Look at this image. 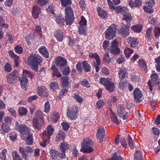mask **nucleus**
I'll list each match as a JSON object with an SVG mask.
<instances>
[{"mask_svg":"<svg viewBox=\"0 0 160 160\" xmlns=\"http://www.w3.org/2000/svg\"><path fill=\"white\" fill-rule=\"evenodd\" d=\"M93 145L92 140L88 138H85L81 143L82 148L80 150L84 153H90L93 151Z\"/></svg>","mask_w":160,"mask_h":160,"instance_id":"obj_1","label":"nucleus"},{"mask_svg":"<svg viewBox=\"0 0 160 160\" xmlns=\"http://www.w3.org/2000/svg\"><path fill=\"white\" fill-rule=\"evenodd\" d=\"M67 117L71 120H75L78 117V107L77 105L74 104L72 106H69L67 109Z\"/></svg>","mask_w":160,"mask_h":160,"instance_id":"obj_2","label":"nucleus"},{"mask_svg":"<svg viewBox=\"0 0 160 160\" xmlns=\"http://www.w3.org/2000/svg\"><path fill=\"white\" fill-rule=\"evenodd\" d=\"M117 25L113 24L109 26L105 31V37L106 39L111 40L113 39L116 36Z\"/></svg>","mask_w":160,"mask_h":160,"instance_id":"obj_3","label":"nucleus"},{"mask_svg":"<svg viewBox=\"0 0 160 160\" xmlns=\"http://www.w3.org/2000/svg\"><path fill=\"white\" fill-rule=\"evenodd\" d=\"M65 11V22L67 25H71L74 21V17L72 8L70 6L66 7Z\"/></svg>","mask_w":160,"mask_h":160,"instance_id":"obj_4","label":"nucleus"},{"mask_svg":"<svg viewBox=\"0 0 160 160\" xmlns=\"http://www.w3.org/2000/svg\"><path fill=\"white\" fill-rule=\"evenodd\" d=\"M112 81V79L108 78H102L100 80V83L104 86L107 90L110 92H113L115 88V84Z\"/></svg>","mask_w":160,"mask_h":160,"instance_id":"obj_5","label":"nucleus"},{"mask_svg":"<svg viewBox=\"0 0 160 160\" xmlns=\"http://www.w3.org/2000/svg\"><path fill=\"white\" fill-rule=\"evenodd\" d=\"M32 152V148L29 146H26L24 148L20 147L19 148V152L21 154L22 158L24 160H29L31 153Z\"/></svg>","mask_w":160,"mask_h":160,"instance_id":"obj_6","label":"nucleus"},{"mask_svg":"<svg viewBox=\"0 0 160 160\" xmlns=\"http://www.w3.org/2000/svg\"><path fill=\"white\" fill-rule=\"evenodd\" d=\"M15 129L21 135L24 136H27L30 131L28 127L25 124H19L17 122H16Z\"/></svg>","mask_w":160,"mask_h":160,"instance_id":"obj_7","label":"nucleus"},{"mask_svg":"<svg viewBox=\"0 0 160 160\" xmlns=\"http://www.w3.org/2000/svg\"><path fill=\"white\" fill-rule=\"evenodd\" d=\"M18 72L14 71L7 75L6 79L8 82L10 84H13L16 82L19 78Z\"/></svg>","mask_w":160,"mask_h":160,"instance_id":"obj_8","label":"nucleus"},{"mask_svg":"<svg viewBox=\"0 0 160 160\" xmlns=\"http://www.w3.org/2000/svg\"><path fill=\"white\" fill-rule=\"evenodd\" d=\"M42 59L41 57L38 58L36 54L32 53L28 58V65L40 63L42 61Z\"/></svg>","mask_w":160,"mask_h":160,"instance_id":"obj_9","label":"nucleus"},{"mask_svg":"<svg viewBox=\"0 0 160 160\" xmlns=\"http://www.w3.org/2000/svg\"><path fill=\"white\" fill-rule=\"evenodd\" d=\"M155 4V0H147L145 2L146 6H143L144 11L147 13L151 14L153 12L152 7Z\"/></svg>","mask_w":160,"mask_h":160,"instance_id":"obj_10","label":"nucleus"},{"mask_svg":"<svg viewBox=\"0 0 160 160\" xmlns=\"http://www.w3.org/2000/svg\"><path fill=\"white\" fill-rule=\"evenodd\" d=\"M130 23H127L124 27L121 28L118 30V32L123 38L127 37L130 34Z\"/></svg>","mask_w":160,"mask_h":160,"instance_id":"obj_11","label":"nucleus"},{"mask_svg":"<svg viewBox=\"0 0 160 160\" xmlns=\"http://www.w3.org/2000/svg\"><path fill=\"white\" fill-rule=\"evenodd\" d=\"M47 131H44L42 133V138L48 141L52 135L54 129L51 125H49L47 127Z\"/></svg>","mask_w":160,"mask_h":160,"instance_id":"obj_12","label":"nucleus"},{"mask_svg":"<svg viewBox=\"0 0 160 160\" xmlns=\"http://www.w3.org/2000/svg\"><path fill=\"white\" fill-rule=\"evenodd\" d=\"M109 51L114 55H117L120 54V49L118 47V43L116 40H114L112 42Z\"/></svg>","mask_w":160,"mask_h":160,"instance_id":"obj_13","label":"nucleus"},{"mask_svg":"<svg viewBox=\"0 0 160 160\" xmlns=\"http://www.w3.org/2000/svg\"><path fill=\"white\" fill-rule=\"evenodd\" d=\"M151 81L149 80L148 82V84L149 87L150 92H152V88L153 87V84L156 82L158 81V77L156 73H153L151 74Z\"/></svg>","mask_w":160,"mask_h":160,"instance_id":"obj_14","label":"nucleus"},{"mask_svg":"<svg viewBox=\"0 0 160 160\" xmlns=\"http://www.w3.org/2000/svg\"><path fill=\"white\" fill-rule=\"evenodd\" d=\"M124 106L121 104H118V114L119 117L125 120L128 117V113L127 112H125L124 113Z\"/></svg>","mask_w":160,"mask_h":160,"instance_id":"obj_15","label":"nucleus"},{"mask_svg":"<svg viewBox=\"0 0 160 160\" xmlns=\"http://www.w3.org/2000/svg\"><path fill=\"white\" fill-rule=\"evenodd\" d=\"M59 149L61 152V155L62 158H64L65 156V153L69 148L70 145L67 142H61L59 145Z\"/></svg>","mask_w":160,"mask_h":160,"instance_id":"obj_16","label":"nucleus"},{"mask_svg":"<svg viewBox=\"0 0 160 160\" xmlns=\"http://www.w3.org/2000/svg\"><path fill=\"white\" fill-rule=\"evenodd\" d=\"M54 62L57 66L61 67L65 66L67 64L66 59L62 56H58L56 58Z\"/></svg>","mask_w":160,"mask_h":160,"instance_id":"obj_17","label":"nucleus"},{"mask_svg":"<svg viewBox=\"0 0 160 160\" xmlns=\"http://www.w3.org/2000/svg\"><path fill=\"white\" fill-rule=\"evenodd\" d=\"M37 94L43 97H47L48 93L46 87L44 86L38 87L36 90Z\"/></svg>","mask_w":160,"mask_h":160,"instance_id":"obj_18","label":"nucleus"},{"mask_svg":"<svg viewBox=\"0 0 160 160\" xmlns=\"http://www.w3.org/2000/svg\"><path fill=\"white\" fill-rule=\"evenodd\" d=\"M105 130L102 126H99L97 131V138L99 140V142H102L103 141V138L105 136Z\"/></svg>","mask_w":160,"mask_h":160,"instance_id":"obj_19","label":"nucleus"},{"mask_svg":"<svg viewBox=\"0 0 160 160\" xmlns=\"http://www.w3.org/2000/svg\"><path fill=\"white\" fill-rule=\"evenodd\" d=\"M53 35L58 42H61L62 41L64 33L62 30L59 29L56 30L54 32Z\"/></svg>","mask_w":160,"mask_h":160,"instance_id":"obj_20","label":"nucleus"},{"mask_svg":"<svg viewBox=\"0 0 160 160\" xmlns=\"http://www.w3.org/2000/svg\"><path fill=\"white\" fill-rule=\"evenodd\" d=\"M127 42L130 47L134 48L138 44V40L135 38L129 37L127 39Z\"/></svg>","mask_w":160,"mask_h":160,"instance_id":"obj_21","label":"nucleus"},{"mask_svg":"<svg viewBox=\"0 0 160 160\" xmlns=\"http://www.w3.org/2000/svg\"><path fill=\"white\" fill-rule=\"evenodd\" d=\"M44 115L40 110H38L35 113V116L32 119L44 122Z\"/></svg>","mask_w":160,"mask_h":160,"instance_id":"obj_22","label":"nucleus"},{"mask_svg":"<svg viewBox=\"0 0 160 160\" xmlns=\"http://www.w3.org/2000/svg\"><path fill=\"white\" fill-rule=\"evenodd\" d=\"M38 50L39 53L45 58H48L49 57V55L48 51L45 46L43 45L39 47Z\"/></svg>","mask_w":160,"mask_h":160,"instance_id":"obj_23","label":"nucleus"},{"mask_svg":"<svg viewBox=\"0 0 160 160\" xmlns=\"http://www.w3.org/2000/svg\"><path fill=\"white\" fill-rule=\"evenodd\" d=\"M41 12V9L38 6L33 7L32 9V15L34 19H37Z\"/></svg>","mask_w":160,"mask_h":160,"instance_id":"obj_24","label":"nucleus"},{"mask_svg":"<svg viewBox=\"0 0 160 160\" xmlns=\"http://www.w3.org/2000/svg\"><path fill=\"white\" fill-rule=\"evenodd\" d=\"M142 2L141 0H136L135 2H133L132 0H129L128 4L132 8L135 7L139 8L141 6Z\"/></svg>","mask_w":160,"mask_h":160,"instance_id":"obj_25","label":"nucleus"},{"mask_svg":"<svg viewBox=\"0 0 160 160\" xmlns=\"http://www.w3.org/2000/svg\"><path fill=\"white\" fill-rule=\"evenodd\" d=\"M129 12L128 8L126 7H121L120 6L116 7V12L117 13H120L123 16Z\"/></svg>","mask_w":160,"mask_h":160,"instance_id":"obj_26","label":"nucleus"},{"mask_svg":"<svg viewBox=\"0 0 160 160\" xmlns=\"http://www.w3.org/2000/svg\"><path fill=\"white\" fill-rule=\"evenodd\" d=\"M32 126L34 128L40 130L42 126L44 125V122L32 119Z\"/></svg>","mask_w":160,"mask_h":160,"instance_id":"obj_27","label":"nucleus"},{"mask_svg":"<svg viewBox=\"0 0 160 160\" xmlns=\"http://www.w3.org/2000/svg\"><path fill=\"white\" fill-rule=\"evenodd\" d=\"M61 85L63 88H70V82L69 81V78L67 76L62 77L61 78Z\"/></svg>","mask_w":160,"mask_h":160,"instance_id":"obj_28","label":"nucleus"},{"mask_svg":"<svg viewBox=\"0 0 160 160\" xmlns=\"http://www.w3.org/2000/svg\"><path fill=\"white\" fill-rule=\"evenodd\" d=\"M133 95L134 99L137 102L139 101L142 96L141 92L138 88H136L134 90Z\"/></svg>","mask_w":160,"mask_h":160,"instance_id":"obj_29","label":"nucleus"},{"mask_svg":"<svg viewBox=\"0 0 160 160\" xmlns=\"http://www.w3.org/2000/svg\"><path fill=\"white\" fill-rule=\"evenodd\" d=\"M72 97L78 103H82L83 101V98L80 96L79 92L78 91L74 92L72 94Z\"/></svg>","mask_w":160,"mask_h":160,"instance_id":"obj_30","label":"nucleus"},{"mask_svg":"<svg viewBox=\"0 0 160 160\" xmlns=\"http://www.w3.org/2000/svg\"><path fill=\"white\" fill-rule=\"evenodd\" d=\"M49 152L52 159L54 160L57 159L59 157L60 153L58 151L53 149H51Z\"/></svg>","mask_w":160,"mask_h":160,"instance_id":"obj_31","label":"nucleus"},{"mask_svg":"<svg viewBox=\"0 0 160 160\" xmlns=\"http://www.w3.org/2000/svg\"><path fill=\"white\" fill-rule=\"evenodd\" d=\"M82 66L83 69L86 72H90L91 71V68L87 61H84L82 62Z\"/></svg>","mask_w":160,"mask_h":160,"instance_id":"obj_32","label":"nucleus"},{"mask_svg":"<svg viewBox=\"0 0 160 160\" xmlns=\"http://www.w3.org/2000/svg\"><path fill=\"white\" fill-rule=\"evenodd\" d=\"M139 66L142 70H146L147 68V65L146 62L143 59H140L138 61Z\"/></svg>","mask_w":160,"mask_h":160,"instance_id":"obj_33","label":"nucleus"},{"mask_svg":"<svg viewBox=\"0 0 160 160\" xmlns=\"http://www.w3.org/2000/svg\"><path fill=\"white\" fill-rule=\"evenodd\" d=\"M65 137V133L62 131H60L56 136L55 139L56 140L57 142H59L61 140L64 139Z\"/></svg>","mask_w":160,"mask_h":160,"instance_id":"obj_34","label":"nucleus"},{"mask_svg":"<svg viewBox=\"0 0 160 160\" xmlns=\"http://www.w3.org/2000/svg\"><path fill=\"white\" fill-rule=\"evenodd\" d=\"M10 130V128L9 126L3 123L1 127L0 131L2 134H5L6 133L8 132Z\"/></svg>","mask_w":160,"mask_h":160,"instance_id":"obj_35","label":"nucleus"},{"mask_svg":"<svg viewBox=\"0 0 160 160\" xmlns=\"http://www.w3.org/2000/svg\"><path fill=\"white\" fill-rule=\"evenodd\" d=\"M51 116L52 121L54 122H57L60 118L59 113L56 112H53L51 114Z\"/></svg>","mask_w":160,"mask_h":160,"instance_id":"obj_36","label":"nucleus"},{"mask_svg":"<svg viewBox=\"0 0 160 160\" xmlns=\"http://www.w3.org/2000/svg\"><path fill=\"white\" fill-rule=\"evenodd\" d=\"M131 29L134 32L136 33H139L141 32L142 30V26L141 25L137 24L132 27Z\"/></svg>","mask_w":160,"mask_h":160,"instance_id":"obj_37","label":"nucleus"},{"mask_svg":"<svg viewBox=\"0 0 160 160\" xmlns=\"http://www.w3.org/2000/svg\"><path fill=\"white\" fill-rule=\"evenodd\" d=\"M97 11L99 16L102 18H104L107 17V13L106 12L102 9L100 7H98L97 9Z\"/></svg>","mask_w":160,"mask_h":160,"instance_id":"obj_38","label":"nucleus"},{"mask_svg":"<svg viewBox=\"0 0 160 160\" xmlns=\"http://www.w3.org/2000/svg\"><path fill=\"white\" fill-rule=\"evenodd\" d=\"M27 136L25 142L28 145H32L33 142V138L32 134L30 133V132L28 133L27 135Z\"/></svg>","mask_w":160,"mask_h":160,"instance_id":"obj_39","label":"nucleus"},{"mask_svg":"<svg viewBox=\"0 0 160 160\" xmlns=\"http://www.w3.org/2000/svg\"><path fill=\"white\" fill-rule=\"evenodd\" d=\"M111 112L110 116L111 118L112 121L115 124H119V122L118 120L117 116L116 115L114 112H112V109H110Z\"/></svg>","mask_w":160,"mask_h":160,"instance_id":"obj_40","label":"nucleus"},{"mask_svg":"<svg viewBox=\"0 0 160 160\" xmlns=\"http://www.w3.org/2000/svg\"><path fill=\"white\" fill-rule=\"evenodd\" d=\"M19 80L20 81L21 87L23 89L26 88V86L28 82V79L26 77H23L21 79L19 77Z\"/></svg>","mask_w":160,"mask_h":160,"instance_id":"obj_41","label":"nucleus"},{"mask_svg":"<svg viewBox=\"0 0 160 160\" xmlns=\"http://www.w3.org/2000/svg\"><path fill=\"white\" fill-rule=\"evenodd\" d=\"M143 156L142 152L140 150L136 151L134 155V160H142V158Z\"/></svg>","mask_w":160,"mask_h":160,"instance_id":"obj_42","label":"nucleus"},{"mask_svg":"<svg viewBox=\"0 0 160 160\" xmlns=\"http://www.w3.org/2000/svg\"><path fill=\"white\" fill-rule=\"evenodd\" d=\"M132 19V18L131 13L128 12H127L126 14L123 15V20H125L128 23H130L129 22Z\"/></svg>","mask_w":160,"mask_h":160,"instance_id":"obj_43","label":"nucleus"},{"mask_svg":"<svg viewBox=\"0 0 160 160\" xmlns=\"http://www.w3.org/2000/svg\"><path fill=\"white\" fill-rule=\"evenodd\" d=\"M14 49L15 52L18 54H21L23 51V48L21 44L16 46Z\"/></svg>","mask_w":160,"mask_h":160,"instance_id":"obj_44","label":"nucleus"},{"mask_svg":"<svg viewBox=\"0 0 160 160\" xmlns=\"http://www.w3.org/2000/svg\"><path fill=\"white\" fill-rule=\"evenodd\" d=\"M23 77L28 78L31 79L33 78L34 75L30 72L27 70H23Z\"/></svg>","mask_w":160,"mask_h":160,"instance_id":"obj_45","label":"nucleus"},{"mask_svg":"<svg viewBox=\"0 0 160 160\" xmlns=\"http://www.w3.org/2000/svg\"><path fill=\"white\" fill-rule=\"evenodd\" d=\"M50 90L52 92H55L57 89H58V82H52L50 84Z\"/></svg>","mask_w":160,"mask_h":160,"instance_id":"obj_46","label":"nucleus"},{"mask_svg":"<svg viewBox=\"0 0 160 160\" xmlns=\"http://www.w3.org/2000/svg\"><path fill=\"white\" fill-rule=\"evenodd\" d=\"M127 74V70L125 68L121 69L118 72L119 78L121 79L125 78L126 77V75Z\"/></svg>","mask_w":160,"mask_h":160,"instance_id":"obj_47","label":"nucleus"},{"mask_svg":"<svg viewBox=\"0 0 160 160\" xmlns=\"http://www.w3.org/2000/svg\"><path fill=\"white\" fill-rule=\"evenodd\" d=\"M19 114L20 116L26 115L28 112L27 109L24 107H20L18 108Z\"/></svg>","mask_w":160,"mask_h":160,"instance_id":"obj_48","label":"nucleus"},{"mask_svg":"<svg viewBox=\"0 0 160 160\" xmlns=\"http://www.w3.org/2000/svg\"><path fill=\"white\" fill-rule=\"evenodd\" d=\"M51 69L53 71L52 76L54 77L56 76L57 77H60L62 75L60 72H59L58 69L55 66L52 67Z\"/></svg>","mask_w":160,"mask_h":160,"instance_id":"obj_49","label":"nucleus"},{"mask_svg":"<svg viewBox=\"0 0 160 160\" xmlns=\"http://www.w3.org/2000/svg\"><path fill=\"white\" fill-rule=\"evenodd\" d=\"M133 52V50L128 48H126L124 50V53L127 58L130 57L131 56V54H132Z\"/></svg>","mask_w":160,"mask_h":160,"instance_id":"obj_50","label":"nucleus"},{"mask_svg":"<svg viewBox=\"0 0 160 160\" xmlns=\"http://www.w3.org/2000/svg\"><path fill=\"white\" fill-rule=\"evenodd\" d=\"M78 32L79 33L80 35H86L87 33L86 32V28L85 26H79L78 27Z\"/></svg>","mask_w":160,"mask_h":160,"instance_id":"obj_51","label":"nucleus"},{"mask_svg":"<svg viewBox=\"0 0 160 160\" xmlns=\"http://www.w3.org/2000/svg\"><path fill=\"white\" fill-rule=\"evenodd\" d=\"M12 70L11 64L8 62H6L3 67V70L6 72H11Z\"/></svg>","mask_w":160,"mask_h":160,"instance_id":"obj_52","label":"nucleus"},{"mask_svg":"<svg viewBox=\"0 0 160 160\" xmlns=\"http://www.w3.org/2000/svg\"><path fill=\"white\" fill-rule=\"evenodd\" d=\"M12 156L13 160H22V158L16 151H14L12 152Z\"/></svg>","mask_w":160,"mask_h":160,"instance_id":"obj_53","label":"nucleus"},{"mask_svg":"<svg viewBox=\"0 0 160 160\" xmlns=\"http://www.w3.org/2000/svg\"><path fill=\"white\" fill-rule=\"evenodd\" d=\"M65 19H64V18H62V16L59 15L57 16L56 18V22L61 25H64V22H65Z\"/></svg>","mask_w":160,"mask_h":160,"instance_id":"obj_54","label":"nucleus"},{"mask_svg":"<svg viewBox=\"0 0 160 160\" xmlns=\"http://www.w3.org/2000/svg\"><path fill=\"white\" fill-rule=\"evenodd\" d=\"M65 19H64V18H62V16L59 15L57 16L56 18V22L61 25H64V22H65Z\"/></svg>","mask_w":160,"mask_h":160,"instance_id":"obj_55","label":"nucleus"},{"mask_svg":"<svg viewBox=\"0 0 160 160\" xmlns=\"http://www.w3.org/2000/svg\"><path fill=\"white\" fill-rule=\"evenodd\" d=\"M88 56L90 58H94L96 60V62L101 60L99 55L96 53H90Z\"/></svg>","mask_w":160,"mask_h":160,"instance_id":"obj_56","label":"nucleus"},{"mask_svg":"<svg viewBox=\"0 0 160 160\" xmlns=\"http://www.w3.org/2000/svg\"><path fill=\"white\" fill-rule=\"evenodd\" d=\"M146 38L151 40L152 38V29L151 28H149L146 30Z\"/></svg>","mask_w":160,"mask_h":160,"instance_id":"obj_57","label":"nucleus"},{"mask_svg":"<svg viewBox=\"0 0 160 160\" xmlns=\"http://www.w3.org/2000/svg\"><path fill=\"white\" fill-rule=\"evenodd\" d=\"M62 6L63 7H66L68 5H71L72 3L70 0H60Z\"/></svg>","mask_w":160,"mask_h":160,"instance_id":"obj_58","label":"nucleus"},{"mask_svg":"<svg viewBox=\"0 0 160 160\" xmlns=\"http://www.w3.org/2000/svg\"><path fill=\"white\" fill-rule=\"evenodd\" d=\"M128 139L129 147L131 148H134V142L132 138L129 135H128Z\"/></svg>","mask_w":160,"mask_h":160,"instance_id":"obj_59","label":"nucleus"},{"mask_svg":"<svg viewBox=\"0 0 160 160\" xmlns=\"http://www.w3.org/2000/svg\"><path fill=\"white\" fill-rule=\"evenodd\" d=\"M50 105L48 101L46 102L44 104V112L48 113L50 110Z\"/></svg>","mask_w":160,"mask_h":160,"instance_id":"obj_60","label":"nucleus"},{"mask_svg":"<svg viewBox=\"0 0 160 160\" xmlns=\"http://www.w3.org/2000/svg\"><path fill=\"white\" fill-rule=\"evenodd\" d=\"M55 10V6L53 4H51L47 8V11L53 14L54 13Z\"/></svg>","mask_w":160,"mask_h":160,"instance_id":"obj_61","label":"nucleus"},{"mask_svg":"<svg viewBox=\"0 0 160 160\" xmlns=\"http://www.w3.org/2000/svg\"><path fill=\"white\" fill-rule=\"evenodd\" d=\"M122 158L120 156H118L117 153L116 152H114L112 157L110 158V160H122Z\"/></svg>","mask_w":160,"mask_h":160,"instance_id":"obj_62","label":"nucleus"},{"mask_svg":"<svg viewBox=\"0 0 160 160\" xmlns=\"http://www.w3.org/2000/svg\"><path fill=\"white\" fill-rule=\"evenodd\" d=\"M80 84L83 87L88 88L90 86L89 83L86 79H84L81 81H80Z\"/></svg>","mask_w":160,"mask_h":160,"instance_id":"obj_63","label":"nucleus"},{"mask_svg":"<svg viewBox=\"0 0 160 160\" xmlns=\"http://www.w3.org/2000/svg\"><path fill=\"white\" fill-rule=\"evenodd\" d=\"M154 34L155 37L156 38H158L159 37L160 35V28L157 27H155Z\"/></svg>","mask_w":160,"mask_h":160,"instance_id":"obj_64","label":"nucleus"}]
</instances>
